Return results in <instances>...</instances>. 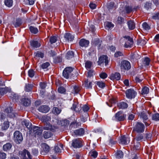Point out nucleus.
I'll use <instances>...</instances> for the list:
<instances>
[{
    "label": "nucleus",
    "instance_id": "f257e3e1",
    "mask_svg": "<svg viewBox=\"0 0 159 159\" xmlns=\"http://www.w3.org/2000/svg\"><path fill=\"white\" fill-rule=\"evenodd\" d=\"M19 156L22 159H32V156L30 152L25 149L19 151Z\"/></svg>",
    "mask_w": 159,
    "mask_h": 159
},
{
    "label": "nucleus",
    "instance_id": "f03ea898",
    "mask_svg": "<svg viewBox=\"0 0 159 159\" xmlns=\"http://www.w3.org/2000/svg\"><path fill=\"white\" fill-rule=\"evenodd\" d=\"M125 43L124 47L126 48H130L133 46L134 42L133 39L128 36H125L124 37Z\"/></svg>",
    "mask_w": 159,
    "mask_h": 159
},
{
    "label": "nucleus",
    "instance_id": "7ed1b4c3",
    "mask_svg": "<svg viewBox=\"0 0 159 159\" xmlns=\"http://www.w3.org/2000/svg\"><path fill=\"white\" fill-rule=\"evenodd\" d=\"M13 139L15 142L20 143L23 139L22 135L19 131H16L14 133Z\"/></svg>",
    "mask_w": 159,
    "mask_h": 159
},
{
    "label": "nucleus",
    "instance_id": "20e7f679",
    "mask_svg": "<svg viewBox=\"0 0 159 159\" xmlns=\"http://www.w3.org/2000/svg\"><path fill=\"white\" fill-rule=\"evenodd\" d=\"M144 125L140 122H138L133 128V131H136L138 133H142L144 131Z\"/></svg>",
    "mask_w": 159,
    "mask_h": 159
},
{
    "label": "nucleus",
    "instance_id": "39448f33",
    "mask_svg": "<svg viewBox=\"0 0 159 159\" xmlns=\"http://www.w3.org/2000/svg\"><path fill=\"white\" fill-rule=\"evenodd\" d=\"M120 67L121 70H129L131 68L130 63L127 61L124 60L121 62Z\"/></svg>",
    "mask_w": 159,
    "mask_h": 159
},
{
    "label": "nucleus",
    "instance_id": "423d86ee",
    "mask_svg": "<svg viewBox=\"0 0 159 159\" xmlns=\"http://www.w3.org/2000/svg\"><path fill=\"white\" fill-rule=\"evenodd\" d=\"M126 97L129 99L134 98L137 94L136 92L133 89H129L125 92Z\"/></svg>",
    "mask_w": 159,
    "mask_h": 159
},
{
    "label": "nucleus",
    "instance_id": "0eeeda50",
    "mask_svg": "<svg viewBox=\"0 0 159 159\" xmlns=\"http://www.w3.org/2000/svg\"><path fill=\"white\" fill-rule=\"evenodd\" d=\"M83 146L82 142L80 139H74L72 141V146L75 148H79Z\"/></svg>",
    "mask_w": 159,
    "mask_h": 159
},
{
    "label": "nucleus",
    "instance_id": "6e6552de",
    "mask_svg": "<svg viewBox=\"0 0 159 159\" xmlns=\"http://www.w3.org/2000/svg\"><path fill=\"white\" fill-rule=\"evenodd\" d=\"M73 68L71 67H67L65 68L63 72V76L66 79H68L70 75Z\"/></svg>",
    "mask_w": 159,
    "mask_h": 159
},
{
    "label": "nucleus",
    "instance_id": "1a4fd4ad",
    "mask_svg": "<svg viewBox=\"0 0 159 159\" xmlns=\"http://www.w3.org/2000/svg\"><path fill=\"white\" fill-rule=\"evenodd\" d=\"M126 115L122 113L121 111L117 113L115 115V120L117 121H123L125 119Z\"/></svg>",
    "mask_w": 159,
    "mask_h": 159
},
{
    "label": "nucleus",
    "instance_id": "9d476101",
    "mask_svg": "<svg viewBox=\"0 0 159 159\" xmlns=\"http://www.w3.org/2000/svg\"><path fill=\"white\" fill-rule=\"evenodd\" d=\"M58 127L53 126L50 124L49 122H46L44 123V126L43 129L45 130H49L54 131L56 129H57Z\"/></svg>",
    "mask_w": 159,
    "mask_h": 159
},
{
    "label": "nucleus",
    "instance_id": "9b49d317",
    "mask_svg": "<svg viewBox=\"0 0 159 159\" xmlns=\"http://www.w3.org/2000/svg\"><path fill=\"white\" fill-rule=\"evenodd\" d=\"M32 129H33V133L35 136L36 135L40 136L42 134L43 130L41 128L38 126H35Z\"/></svg>",
    "mask_w": 159,
    "mask_h": 159
},
{
    "label": "nucleus",
    "instance_id": "f8f14e48",
    "mask_svg": "<svg viewBox=\"0 0 159 159\" xmlns=\"http://www.w3.org/2000/svg\"><path fill=\"white\" fill-rule=\"evenodd\" d=\"M104 62L105 63V65L106 66L108 62L107 57V56L103 55L101 56L99 59L98 63L99 65L103 63Z\"/></svg>",
    "mask_w": 159,
    "mask_h": 159
},
{
    "label": "nucleus",
    "instance_id": "ddd939ff",
    "mask_svg": "<svg viewBox=\"0 0 159 159\" xmlns=\"http://www.w3.org/2000/svg\"><path fill=\"white\" fill-rule=\"evenodd\" d=\"M120 143L122 144L126 145L129 143L130 139L129 138L126 137L125 136H122L120 139Z\"/></svg>",
    "mask_w": 159,
    "mask_h": 159
},
{
    "label": "nucleus",
    "instance_id": "4468645a",
    "mask_svg": "<svg viewBox=\"0 0 159 159\" xmlns=\"http://www.w3.org/2000/svg\"><path fill=\"white\" fill-rule=\"evenodd\" d=\"M49 110V107L46 105L40 106L38 108V110L39 111L43 113L48 112Z\"/></svg>",
    "mask_w": 159,
    "mask_h": 159
},
{
    "label": "nucleus",
    "instance_id": "2eb2a0df",
    "mask_svg": "<svg viewBox=\"0 0 159 159\" xmlns=\"http://www.w3.org/2000/svg\"><path fill=\"white\" fill-rule=\"evenodd\" d=\"M71 109L74 110L76 112H79L81 109V107L80 104H79L78 103L74 102Z\"/></svg>",
    "mask_w": 159,
    "mask_h": 159
},
{
    "label": "nucleus",
    "instance_id": "dca6fc26",
    "mask_svg": "<svg viewBox=\"0 0 159 159\" xmlns=\"http://www.w3.org/2000/svg\"><path fill=\"white\" fill-rule=\"evenodd\" d=\"M43 151H42L41 153L42 155H45L49 152L50 150L49 146L46 144L44 143L43 144Z\"/></svg>",
    "mask_w": 159,
    "mask_h": 159
},
{
    "label": "nucleus",
    "instance_id": "f3484780",
    "mask_svg": "<svg viewBox=\"0 0 159 159\" xmlns=\"http://www.w3.org/2000/svg\"><path fill=\"white\" fill-rule=\"evenodd\" d=\"M64 37L68 42L73 41L74 38V36L69 33H66L64 35Z\"/></svg>",
    "mask_w": 159,
    "mask_h": 159
},
{
    "label": "nucleus",
    "instance_id": "a211bd4d",
    "mask_svg": "<svg viewBox=\"0 0 159 159\" xmlns=\"http://www.w3.org/2000/svg\"><path fill=\"white\" fill-rule=\"evenodd\" d=\"M120 78V75L119 73H115V74H112L110 76V79L111 80H118Z\"/></svg>",
    "mask_w": 159,
    "mask_h": 159
},
{
    "label": "nucleus",
    "instance_id": "6ab92c4d",
    "mask_svg": "<svg viewBox=\"0 0 159 159\" xmlns=\"http://www.w3.org/2000/svg\"><path fill=\"white\" fill-rule=\"evenodd\" d=\"M21 124L23 126L25 125L29 129H32V124L28 120H24L21 122Z\"/></svg>",
    "mask_w": 159,
    "mask_h": 159
},
{
    "label": "nucleus",
    "instance_id": "aec40b11",
    "mask_svg": "<svg viewBox=\"0 0 159 159\" xmlns=\"http://www.w3.org/2000/svg\"><path fill=\"white\" fill-rule=\"evenodd\" d=\"M21 103L25 106H28L30 105V101L28 98L24 97L22 98Z\"/></svg>",
    "mask_w": 159,
    "mask_h": 159
},
{
    "label": "nucleus",
    "instance_id": "412c9836",
    "mask_svg": "<svg viewBox=\"0 0 159 159\" xmlns=\"http://www.w3.org/2000/svg\"><path fill=\"white\" fill-rule=\"evenodd\" d=\"M89 43V41L84 39H81L79 42L80 46L82 47H87L88 46Z\"/></svg>",
    "mask_w": 159,
    "mask_h": 159
},
{
    "label": "nucleus",
    "instance_id": "4be33fe9",
    "mask_svg": "<svg viewBox=\"0 0 159 159\" xmlns=\"http://www.w3.org/2000/svg\"><path fill=\"white\" fill-rule=\"evenodd\" d=\"M30 43L31 47L34 49L39 48L40 46V43L37 41H31Z\"/></svg>",
    "mask_w": 159,
    "mask_h": 159
},
{
    "label": "nucleus",
    "instance_id": "5701e85b",
    "mask_svg": "<svg viewBox=\"0 0 159 159\" xmlns=\"http://www.w3.org/2000/svg\"><path fill=\"white\" fill-rule=\"evenodd\" d=\"M8 95L13 100H15V101L18 99V95L17 94L11 92V91L8 93Z\"/></svg>",
    "mask_w": 159,
    "mask_h": 159
},
{
    "label": "nucleus",
    "instance_id": "b1692460",
    "mask_svg": "<svg viewBox=\"0 0 159 159\" xmlns=\"http://www.w3.org/2000/svg\"><path fill=\"white\" fill-rule=\"evenodd\" d=\"M12 147V144L10 143H7L3 145L2 149L5 151H7L10 150Z\"/></svg>",
    "mask_w": 159,
    "mask_h": 159
},
{
    "label": "nucleus",
    "instance_id": "393cba45",
    "mask_svg": "<svg viewBox=\"0 0 159 159\" xmlns=\"http://www.w3.org/2000/svg\"><path fill=\"white\" fill-rule=\"evenodd\" d=\"M11 91V89L8 88H0V94L1 95H3L6 94L7 92L9 93V92Z\"/></svg>",
    "mask_w": 159,
    "mask_h": 159
},
{
    "label": "nucleus",
    "instance_id": "a878e982",
    "mask_svg": "<svg viewBox=\"0 0 159 159\" xmlns=\"http://www.w3.org/2000/svg\"><path fill=\"white\" fill-rule=\"evenodd\" d=\"M127 24L129 29L133 30L135 28V24L133 20H129L127 22Z\"/></svg>",
    "mask_w": 159,
    "mask_h": 159
},
{
    "label": "nucleus",
    "instance_id": "bb28decb",
    "mask_svg": "<svg viewBox=\"0 0 159 159\" xmlns=\"http://www.w3.org/2000/svg\"><path fill=\"white\" fill-rule=\"evenodd\" d=\"M84 133V130L83 128L76 130L74 131V133L76 135L81 136Z\"/></svg>",
    "mask_w": 159,
    "mask_h": 159
},
{
    "label": "nucleus",
    "instance_id": "cd10ccee",
    "mask_svg": "<svg viewBox=\"0 0 159 159\" xmlns=\"http://www.w3.org/2000/svg\"><path fill=\"white\" fill-rule=\"evenodd\" d=\"M118 107L119 108L125 109L128 107V104L127 103L122 102L119 103L117 105Z\"/></svg>",
    "mask_w": 159,
    "mask_h": 159
},
{
    "label": "nucleus",
    "instance_id": "c85d7f7f",
    "mask_svg": "<svg viewBox=\"0 0 159 159\" xmlns=\"http://www.w3.org/2000/svg\"><path fill=\"white\" fill-rule=\"evenodd\" d=\"M74 56V52L72 51H70L67 53L66 57L67 59H69L73 58Z\"/></svg>",
    "mask_w": 159,
    "mask_h": 159
},
{
    "label": "nucleus",
    "instance_id": "c756f323",
    "mask_svg": "<svg viewBox=\"0 0 159 159\" xmlns=\"http://www.w3.org/2000/svg\"><path fill=\"white\" fill-rule=\"evenodd\" d=\"M61 147V148L63 149V145L61 144H60L59 146L56 145L55 146L54 150L56 153H59L61 152V149L60 148Z\"/></svg>",
    "mask_w": 159,
    "mask_h": 159
},
{
    "label": "nucleus",
    "instance_id": "7c9ffc66",
    "mask_svg": "<svg viewBox=\"0 0 159 159\" xmlns=\"http://www.w3.org/2000/svg\"><path fill=\"white\" fill-rule=\"evenodd\" d=\"M104 25L107 29H111L114 26V25L112 24L111 22H105L104 24Z\"/></svg>",
    "mask_w": 159,
    "mask_h": 159
},
{
    "label": "nucleus",
    "instance_id": "2f4dec72",
    "mask_svg": "<svg viewBox=\"0 0 159 159\" xmlns=\"http://www.w3.org/2000/svg\"><path fill=\"white\" fill-rule=\"evenodd\" d=\"M52 135V133L50 131H44L43 133V137L45 139H48L51 137Z\"/></svg>",
    "mask_w": 159,
    "mask_h": 159
},
{
    "label": "nucleus",
    "instance_id": "473e14b6",
    "mask_svg": "<svg viewBox=\"0 0 159 159\" xmlns=\"http://www.w3.org/2000/svg\"><path fill=\"white\" fill-rule=\"evenodd\" d=\"M115 156L116 158H121L123 157V153L121 151L118 150L116 153Z\"/></svg>",
    "mask_w": 159,
    "mask_h": 159
},
{
    "label": "nucleus",
    "instance_id": "72a5a7b5",
    "mask_svg": "<svg viewBox=\"0 0 159 159\" xmlns=\"http://www.w3.org/2000/svg\"><path fill=\"white\" fill-rule=\"evenodd\" d=\"M9 126L8 122L5 121L4 122L2 125V129L4 130H6Z\"/></svg>",
    "mask_w": 159,
    "mask_h": 159
},
{
    "label": "nucleus",
    "instance_id": "f704fd0d",
    "mask_svg": "<svg viewBox=\"0 0 159 159\" xmlns=\"http://www.w3.org/2000/svg\"><path fill=\"white\" fill-rule=\"evenodd\" d=\"M92 83L91 82H89L88 80H86L85 81V87L87 89L91 88Z\"/></svg>",
    "mask_w": 159,
    "mask_h": 159
},
{
    "label": "nucleus",
    "instance_id": "c9c22d12",
    "mask_svg": "<svg viewBox=\"0 0 159 159\" xmlns=\"http://www.w3.org/2000/svg\"><path fill=\"white\" fill-rule=\"evenodd\" d=\"M41 119L43 122L45 123L48 122V121L51 120V118L49 116L45 115L42 116Z\"/></svg>",
    "mask_w": 159,
    "mask_h": 159
},
{
    "label": "nucleus",
    "instance_id": "e433bc0d",
    "mask_svg": "<svg viewBox=\"0 0 159 159\" xmlns=\"http://www.w3.org/2000/svg\"><path fill=\"white\" fill-rule=\"evenodd\" d=\"M141 118L143 119V121L147 120L148 119V116L144 112H142L140 114Z\"/></svg>",
    "mask_w": 159,
    "mask_h": 159
},
{
    "label": "nucleus",
    "instance_id": "4c0bfd02",
    "mask_svg": "<svg viewBox=\"0 0 159 159\" xmlns=\"http://www.w3.org/2000/svg\"><path fill=\"white\" fill-rule=\"evenodd\" d=\"M140 56L137 53H134L131 55L130 58L131 60H134V59H138L140 57Z\"/></svg>",
    "mask_w": 159,
    "mask_h": 159
},
{
    "label": "nucleus",
    "instance_id": "58836bf2",
    "mask_svg": "<svg viewBox=\"0 0 159 159\" xmlns=\"http://www.w3.org/2000/svg\"><path fill=\"white\" fill-rule=\"evenodd\" d=\"M30 30L31 32L33 34H36L38 32V30L37 28L32 26L30 27Z\"/></svg>",
    "mask_w": 159,
    "mask_h": 159
},
{
    "label": "nucleus",
    "instance_id": "ea45409f",
    "mask_svg": "<svg viewBox=\"0 0 159 159\" xmlns=\"http://www.w3.org/2000/svg\"><path fill=\"white\" fill-rule=\"evenodd\" d=\"M88 115L87 113H85L84 115H82L81 117V121L83 122H85L87 120Z\"/></svg>",
    "mask_w": 159,
    "mask_h": 159
},
{
    "label": "nucleus",
    "instance_id": "a19ab883",
    "mask_svg": "<svg viewBox=\"0 0 159 159\" xmlns=\"http://www.w3.org/2000/svg\"><path fill=\"white\" fill-rule=\"evenodd\" d=\"M21 24V20L20 19H17L16 21L14 23V25L16 27L19 26Z\"/></svg>",
    "mask_w": 159,
    "mask_h": 159
},
{
    "label": "nucleus",
    "instance_id": "79ce46f5",
    "mask_svg": "<svg viewBox=\"0 0 159 159\" xmlns=\"http://www.w3.org/2000/svg\"><path fill=\"white\" fill-rule=\"evenodd\" d=\"M89 155L90 156L93 157L94 158H96L98 155V152L92 150L89 153Z\"/></svg>",
    "mask_w": 159,
    "mask_h": 159
},
{
    "label": "nucleus",
    "instance_id": "37998d69",
    "mask_svg": "<svg viewBox=\"0 0 159 159\" xmlns=\"http://www.w3.org/2000/svg\"><path fill=\"white\" fill-rule=\"evenodd\" d=\"M33 87V85L30 84H26L25 90L27 92H29L31 91Z\"/></svg>",
    "mask_w": 159,
    "mask_h": 159
},
{
    "label": "nucleus",
    "instance_id": "c03bdc74",
    "mask_svg": "<svg viewBox=\"0 0 159 159\" xmlns=\"http://www.w3.org/2000/svg\"><path fill=\"white\" fill-rule=\"evenodd\" d=\"M61 111L60 109H58L57 107H54L53 108L52 110L53 113L55 114H59Z\"/></svg>",
    "mask_w": 159,
    "mask_h": 159
},
{
    "label": "nucleus",
    "instance_id": "a18cd8bd",
    "mask_svg": "<svg viewBox=\"0 0 159 159\" xmlns=\"http://www.w3.org/2000/svg\"><path fill=\"white\" fill-rule=\"evenodd\" d=\"M149 92V89L146 86L144 87L142 89V92L143 94H147Z\"/></svg>",
    "mask_w": 159,
    "mask_h": 159
},
{
    "label": "nucleus",
    "instance_id": "49530a36",
    "mask_svg": "<svg viewBox=\"0 0 159 159\" xmlns=\"http://www.w3.org/2000/svg\"><path fill=\"white\" fill-rule=\"evenodd\" d=\"M146 43V41L144 39H139L138 40L137 44L138 45L143 46Z\"/></svg>",
    "mask_w": 159,
    "mask_h": 159
},
{
    "label": "nucleus",
    "instance_id": "de8ad7c7",
    "mask_svg": "<svg viewBox=\"0 0 159 159\" xmlns=\"http://www.w3.org/2000/svg\"><path fill=\"white\" fill-rule=\"evenodd\" d=\"M5 5L8 7L12 6L13 2L12 0H6L4 2Z\"/></svg>",
    "mask_w": 159,
    "mask_h": 159
},
{
    "label": "nucleus",
    "instance_id": "09e8293b",
    "mask_svg": "<svg viewBox=\"0 0 159 159\" xmlns=\"http://www.w3.org/2000/svg\"><path fill=\"white\" fill-rule=\"evenodd\" d=\"M152 119L155 121L159 120V114L158 113H155L152 116Z\"/></svg>",
    "mask_w": 159,
    "mask_h": 159
},
{
    "label": "nucleus",
    "instance_id": "8fccbe9b",
    "mask_svg": "<svg viewBox=\"0 0 159 159\" xmlns=\"http://www.w3.org/2000/svg\"><path fill=\"white\" fill-rule=\"evenodd\" d=\"M142 26L143 28L146 30H148L150 28V26L146 22L143 23Z\"/></svg>",
    "mask_w": 159,
    "mask_h": 159
},
{
    "label": "nucleus",
    "instance_id": "3c124183",
    "mask_svg": "<svg viewBox=\"0 0 159 159\" xmlns=\"http://www.w3.org/2000/svg\"><path fill=\"white\" fill-rule=\"evenodd\" d=\"M57 38L55 36H53L50 37V41L51 44L55 43L57 41Z\"/></svg>",
    "mask_w": 159,
    "mask_h": 159
},
{
    "label": "nucleus",
    "instance_id": "603ef678",
    "mask_svg": "<svg viewBox=\"0 0 159 159\" xmlns=\"http://www.w3.org/2000/svg\"><path fill=\"white\" fill-rule=\"evenodd\" d=\"M150 61V60L149 58L148 57H146L144 58V59L143 63L146 66H148L149 64Z\"/></svg>",
    "mask_w": 159,
    "mask_h": 159
},
{
    "label": "nucleus",
    "instance_id": "864d4df0",
    "mask_svg": "<svg viewBox=\"0 0 159 159\" xmlns=\"http://www.w3.org/2000/svg\"><path fill=\"white\" fill-rule=\"evenodd\" d=\"M12 111V108L11 107H9L5 109L4 112L6 113L7 114V116H8L9 114L11 113V111Z\"/></svg>",
    "mask_w": 159,
    "mask_h": 159
},
{
    "label": "nucleus",
    "instance_id": "5fc2aeb1",
    "mask_svg": "<svg viewBox=\"0 0 159 159\" xmlns=\"http://www.w3.org/2000/svg\"><path fill=\"white\" fill-rule=\"evenodd\" d=\"M102 41L99 39L96 40L94 42L93 44L95 46H98V48H99L101 44Z\"/></svg>",
    "mask_w": 159,
    "mask_h": 159
},
{
    "label": "nucleus",
    "instance_id": "6e6d98bb",
    "mask_svg": "<svg viewBox=\"0 0 159 159\" xmlns=\"http://www.w3.org/2000/svg\"><path fill=\"white\" fill-rule=\"evenodd\" d=\"M114 3L113 2H110L108 3L107 7L109 10H111L115 8L114 6Z\"/></svg>",
    "mask_w": 159,
    "mask_h": 159
},
{
    "label": "nucleus",
    "instance_id": "4d7b16f0",
    "mask_svg": "<svg viewBox=\"0 0 159 159\" xmlns=\"http://www.w3.org/2000/svg\"><path fill=\"white\" fill-rule=\"evenodd\" d=\"M28 75L30 77H33L34 75V71L32 69H30L29 70L28 72Z\"/></svg>",
    "mask_w": 159,
    "mask_h": 159
},
{
    "label": "nucleus",
    "instance_id": "13d9d810",
    "mask_svg": "<svg viewBox=\"0 0 159 159\" xmlns=\"http://www.w3.org/2000/svg\"><path fill=\"white\" fill-rule=\"evenodd\" d=\"M92 65V63L90 61H87L85 63V66L87 69L90 68Z\"/></svg>",
    "mask_w": 159,
    "mask_h": 159
},
{
    "label": "nucleus",
    "instance_id": "bf43d9fd",
    "mask_svg": "<svg viewBox=\"0 0 159 159\" xmlns=\"http://www.w3.org/2000/svg\"><path fill=\"white\" fill-rule=\"evenodd\" d=\"M140 148V144L139 142H138L136 145H134L133 147L134 150H139Z\"/></svg>",
    "mask_w": 159,
    "mask_h": 159
},
{
    "label": "nucleus",
    "instance_id": "052dcab7",
    "mask_svg": "<svg viewBox=\"0 0 159 159\" xmlns=\"http://www.w3.org/2000/svg\"><path fill=\"white\" fill-rule=\"evenodd\" d=\"M97 84L99 87L101 88H103L105 86V84L104 83L102 82H98L97 83Z\"/></svg>",
    "mask_w": 159,
    "mask_h": 159
},
{
    "label": "nucleus",
    "instance_id": "680f3d73",
    "mask_svg": "<svg viewBox=\"0 0 159 159\" xmlns=\"http://www.w3.org/2000/svg\"><path fill=\"white\" fill-rule=\"evenodd\" d=\"M58 91L60 93H64L66 91L65 89L62 87H61L58 89Z\"/></svg>",
    "mask_w": 159,
    "mask_h": 159
},
{
    "label": "nucleus",
    "instance_id": "e2e57ef3",
    "mask_svg": "<svg viewBox=\"0 0 159 159\" xmlns=\"http://www.w3.org/2000/svg\"><path fill=\"white\" fill-rule=\"evenodd\" d=\"M35 56L36 57H40L41 58H43L44 57V54L42 52H38L36 53Z\"/></svg>",
    "mask_w": 159,
    "mask_h": 159
},
{
    "label": "nucleus",
    "instance_id": "0e129e2a",
    "mask_svg": "<svg viewBox=\"0 0 159 159\" xmlns=\"http://www.w3.org/2000/svg\"><path fill=\"white\" fill-rule=\"evenodd\" d=\"M50 65L48 62H46L42 64L41 65L42 68L43 69L47 68Z\"/></svg>",
    "mask_w": 159,
    "mask_h": 159
},
{
    "label": "nucleus",
    "instance_id": "69168bd1",
    "mask_svg": "<svg viewBox=\"0 0 159 159\" xmlns=\"http://www.w3.org/2000/svg\"><path fill=\"white\" fill-rule=\"evenodd\" d=\"M152 4L150 3H146L144 6L148 10L151 7Z\"/></svg>",
    "mask_w": 159,
    "mask_h": 159
},
{
    "label": "nucleus",
    "instance_id": "338daca9",
    "mask_svg": "<svg viewBox=\"0 0 159 159\" xmlns=\"http://www.w3.org/2000/svg\"><path fill=\"white\" fill-rule=\"evenodd\" d=\"M74 90L75 93H77L80 91V88L77 86H75L74 87Z\"/></svg>",
    "mask_w": 159,
    "mask_h": 159
},
{
    "label": "nucleus",
    "instance_id": "774afa93",
    "mask_svg": "<svg viewBox=\"0 0 159 159\" xmlns=\"http://www.w3.org/2000/svg\"><path fill=\"white\" fill-rule=\"evenodd\" d=\"M6 154L4 152H0V159H5Z\"/></svg>",
    "mask_w": 159,
    "mask_h": 159
}]
</instances>
